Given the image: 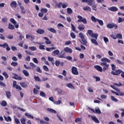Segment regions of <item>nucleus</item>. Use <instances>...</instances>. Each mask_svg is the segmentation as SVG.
<instances>
[{
	"instance_id": "nucleus-1",
	"label": "nucleus",
	"mask_w": 124,
	"mask_h": 124,
	"mask_svg": "<svg viewBox=\"0 0 124 124\" xmlns=\"http://www.w3.org/2000/svg\"><path fill=\"white\" fill-rule=\"evenodd\" d=\"M102 62L100 63V65L103 66V70L104 72L106 71V70H108L109 69V64H107V62H111V60L108 59V58H102L101 59Z\"/></svg>"
},
{
	"instance_id": "nucleus-2",
	"label": "nucleus",
	"mask_w": 124,
	"mask_h": 124,
	"mask_svg": "<svg viewBox=\"0 0 124 124\" xmlns=\"http://www.w3.org/2000/svg\"><path fill=\"white\" fill-rule=\"evenodd\" d=\"M78 36L81 39V40H79L81 44H82V45H84V46H85L86 47H88V46H89V43H88V40H87V38L85 37L86 35H84V34H83V32H81L79 33Z\"/></svg>"
},
{
	"instance_id": "nucleus-3",
	"label": "nucleus",
	"mask_w": 124,
	"mask_h": 124,
	"mask_svg": "<svg viewBox=\"0 0 124 124\" xmlns=\"http://www.w3.org/2000/svg\"><path fill=\"white\" fill-rule=\"evenodd\" d=\"M121 74V77L124 79V72L123 71V70L118 69L115 71H111V75H113L114 76H118Z\"/></svg>"
},
{
	"instance_id": "nucleus-4",
	"label": "nucleus",
	"mask_w": 124,
	"mask_h": 124,
	"mask_svg": "<svg viewBox=\"0 0 124 124\" xmlns=\"http://www.w3.org/2000/svg\"><path fill=\"white\" fill-rule=\"evenodd\" d=\"M111 88H112V89H113V90H115V91H117V92H118L119 93H116L115 92V91L111 90V93H115V94L116 95H120V96H124V93L123 92H121V91L120 90H119L118 89H117L116 87H115V86H114L113 85H110Z\"/></svg>"
},
{
	"instance_id": "nucleus-5",
	"label": "nucleus",
	"mask_w": 124,
	"mask_h": 124,
	"mask_svg": "<svg viewBox=\"0 0 124 124\" xmlns=\"http://www.w3.org/2000/svg\"><path fill=\"white\" fill-rule=\"evenodd\" d=\"M78 23H81L82 22L83 24H87V19L86 18L83 17L81 16H77Z\"/></svg>"
},
{
	"instance_id": "nucleus-6",
	"label": "nucleus",
	"mask_w": 124,
	"mask_h": 124,
	"mask_svg": "<svg viewBox=\"0 0 124 124\" xmlns=\"http://www.w3.org/2000/svg\"><path fill=\"white\" fill-rule=\"evenodd\" d=\"M107 27L108 29H113V28H114L115 30H117V29H118V25L114 23H108L107 25Z\"/></svg>"
},
{
	"instance_id": "nucleus-7",
	"label": "nucleus",
	"mask_w": 124,
	"mask_h": 124,
	"mask_svg": "<svg viewBox=\"0 0 124 124\" xmlns=\"http://www.w3.org/2000/svg\"><path fill=\"white\" fill-rule=\"evenodd\" d=\"M82 2H87L88 5L92 6L93 4V2L94 0H82Z\"/></svg>"
},
{
	"instance_id": "nucleus-8",
	"label": "nucleus",
	"mask_w": 124,
	"mask_h": 124,
	"mask_svg": "<svg viewBox=\"0 0 124 124\" xmlns=\"http://www.w3.org/2000/svg\"><path fill=\"white\" fill-rule=\"evenodd\" d=\"M72 73H73L74 75H78L79 72H78V70H77V68L74 66L72 67Z\"/></svg>"
},
{
	"instance_id": "nucleus-9",
	"label": "nucleus",
	"mask_w": 124,
	"mask_h": 124,
	"mask_svg": "<svg viewBox=\"0 0 124 124\" xmlns=\"http://www.w3.org/2000/svg\"><path fill=\"white\" fill-rule=\"evenodd\" d=\"M10 6L12 8H16L17 7V2L16 1H13L10 3Z\"/></svg>"
},
{
	"instance_id": "nucleus-10",
	"label": "nucleus",
	"mask_w": 124,
	"mask_h": 124,
	"mask_svg": "<svg viewBox=\"0 0 124 124\" xmlns=\"http://www.w3.org/2000/svg\"><path fill=\"white\" fill-rule=\"evenodd\" d=\"M108 10L112 11V12H116V11H118V8L116 6L110 7L108 8Z\"/></svg>"
},
{
	"instance_id": "nucleus-11",
	"label": "nucleus",
	"mask_w": 124,
	"mask_h": 124,
	"mask_svg": "<svg viewBox=\"0 0 124 124\" xmlns=\"http://www.w3.org/2000/svg\"><path fill=\"white\" fill-rule=\"evenodd\" d=\"M78 29L79 31H84V30H85V25L84 24H80L78 25Z\"/></svg>"
},
{
	"instance_id": "nucleus-12",
	"label": "nucleus",
	"mask_w": 124,
	"mask_h": 124,
	"mask_svg": "<svg viewBox=\"0 0 124 124\" xmlns=\"http://www.w3.org/2000/svg\"><path fill=\"white\" fill-rule=\"evenodd\" d=\"M94 67L95 69H96V70H97V71H99L100 72H102L103 70H102V67H101V66L96 65L94 66Z\"/></svg>"
},
{
	"instance_id": "nucleus-13",
	"label": "nucleus",
	"mask_w": 124,
	"mask_h": 124,
	"mask_svg": "<svg viewBox=\"0 0 124 124\" xmlns=\"http://www.w3.org/2000/svg\"><path fill=\"white\" fill-rule=\"evenodd\" d=\"M2 47L4 49H5V48H6L7 51H10V50H11V48L9 47L8 44L6 43H5L3 45H2Z\"/></svg>"
},
{
	"instance_id": "nucleus-14",
	"label": "nucleus",
	"mask_w": 124,
	"mask_h": 124,
	"mask_svg": "<svg viewBox=\"0 0 124 124\" xmlns=\"http://www.w3.org/2000/svg\"><path fill=\"white\" fill-rule=\"evenodd\" d=\"M91 119L96 124H99V123H100L99 120H98L97 118H96V117L92 116H91Z\"/></svg>"
},
{
	"instance_id": "nucleus-15",
	"label": "nucleus",
	"mask_w": 124,
	"mask_h": 124,
	"mask_svg": "<svg viewBox=\"0 0 124 124\" xmlns=\"http://www.w3.org/2000/svg\"><path fill=\"white\" fill-rule=\"evenodd\" d=\"M64 51L67 53H70L71 54L72 53V49L68 47H66L64 48Z\"/></svg>"
},
{
	"instance_id": "nucleus-16",
	"label": "nucleus",
	"mask_w": 124,
	"mask_h": 124,
	"mask_svg": "<svg viewBox=\"0 0 124 124\" xmlns=\"http://www.w3.org/2000/svg\"><path fill=\"white\" fill-rule=\"evenodd\" d=\"M36 32L37 33H39V34H43L45 32V31L41 29H39L37 30Z\"/></svg>"
},
{
	"instance_id": "nucleus-17",
	"label": "nucleus",
	"mask_w": 124,
	"mask_h": 124,
	"mask_svg": "<svg viewBox=\"0 0 124 124\" xmlns=\"http://www.w3.org/2000/svg\"><path fill=\"white\" fill-rule=\"evenodd\" d=\"M60 54V50L59 49L55 50L52 52V56H57Z\"/></svg>"
},
{
	"instance_id": "nucleus-18",
	"label": "nucleus",
	"mask_w": 124,
	"mask_h": 124,
	"mask_svg": "<svg viewBox=\"0 0 124 124\" xmlns=\"http://www.w3.org/2000/svg\"><path fill=\"white\" fill-rule=\"evenodd\" d=\"M71 30L73 31H74V32H76V33H78V31H76V27L74 26V25L71 24Z\"/></svg>"
},
{
	"instance_id": "nucleus-19",
	"label": "nucleus",
	"mask_w": 124,
	"mask_h": 124,
	"mask_svg": "<svg viewBox=\"0 0 124 124\" xmlns=\"http://www.w3.org/2000/svg\"><path fill=\"white\" fill-rule=\"evenodd\" d=\"M22 73L26 77H29L30 76V73L26 70H23Z\"/></svg>"
},
{
	"instance_id": "nucleus-20",
	"label": "nucleus",
	"mask_w": 124,
	"mask_h": 124,
	"mask_svg": "<svg viewBox=\"0 0 124 124\" xmlns=\"http://www.w3.org/2000/svg\"><path fill=\"white\" fill-rule=\"evenodd\" d=\"M47 111H48V112H50V113H53V114H57V111L53 108H47Z\"/></svg>"
},
{
	"instance_id": "nucleus-21",
	"label": "nucleus",
	"mask_w": 124,
	"mask_h": 124,
	"mask_svg": "<svg viewBox=\"0 0 124 124\" xmlns=\"http://www.w3.org/2000/svg\"><path fill=\"white\" fill-rule=\"evenodd\" d=\"M40 12L44 14V13H47V12H48V9L46 8H42L41 9Z\"/></svg>"
},
{
	"instance_id": "nucleus-22",
	"label": "nucleus",
	"mask_w": 124,
	"mask_h": 124,
	"mask_svg": "<svg viewBox=\"0 0 124 124\" xmlns=\"http://www.w3.org/2000/svg\"><path fill=\"white\" fill-rule=\"evenodd\" d=\"M91 20L92 21V22H93V23H96V22H97L98 19V18H96L94 16H92L91 17Z\"/></svg>"
},
{
	"instance_id": "nucleus-23",
	"label": "nucleus",
	"mask_w": 124,
	"mask_h": 124,
	"mask_svg": "<svg viewBox=\"0 0 124 124\" xmlns=\"http://www.w3.org/2000/svg\"><path fill=\"white\" fill-rule=\"evenodd\" d=\"M44 38L46 40V42H45L46 44H51V43H52V42H51V41H50V40H49L48 38H47L46 37H44Z\"/></svg>"
},
{
	"instance_id": "nucleus-24",
	"label": "nucleus",
	"mask_w": 124,
	"mask_h": 124,
	"mask_svg": "<svg viewBox=\"0 0 124 124\" xmlns=\"http://www.w3.org/2000/svg\"><path fill=\"white\" fill-rule=\"evenodd\" d=\"M66 86L67 87H68V88H69L70 89H73V90H74L75 89V87L71 83H68L67 84Z\"/></svg>"
},
{
	"instance_id": "nucleus-25",
	"label": "nucleus",
	"mask_w": 124,
	"mask_h": 124,
	"mask_svg": "<svg viewBox=\"0 0 124 124\" xmlns=\"http://www.w3.org/2000/svg\"><path fill=\"white\" fill-rule=\"evenodd\" d=\"M20 8L21 9V13H23V14H26V10H25V8L23 6H20Z\"/></svg>"
},
{
	"instance_id": "nucleus-26",
	"label": "nucleus",
	"mask_w": 124,
	"mask_h": 124,
	"mask_svg": "<svg viewBox=\"0 0 124 124\" xmlns=\"http://www.w3.org/2000/svg\"><path fill=\"white\" fill-rule=\"evenodd\" d=\"M8 28L9 29V30H11L12 31H13V30L15 29V27H14V26H13V25L9 23Z\"/></svg>"
},
{
	"instance_id": "nucleus-27",
	"label": "nucleus",
	"mask_w": 124,
	"mask_h": 124,
	"mask_svg": "<svg viewBox=\"0 0 124 124\" xmlns=\"http://www.w3.org/2000/svg\"><path fill=\"white\" fill-rule=\"evenodd\" d=\"M84 11H92V9L89 6H85L83 7Z\"/></svg>"
},
{
	"instance_id": "nucleus-28",
	"label": "nucleus",
	"mask_w": 124,
	"mask_h": 124,
	"mask_svg": "<svg viewBox=\"0 0 124 124\" xmlns=\"http://www.w3.org/2000/svg\"><path fill=\"white\" fill-rule=\"evenodd\" d=\"M6 95L7 98H10L11 97V93L9 91H5Z\"/></svg>"
},
{
	"instance_id": "nucleus-29",
	"label": "nucleus",
	"mask_w": 124,
	"mask_h": 124,
	"mask_svg": "<svg viewBox=\"0 0 124 124\" xmlns=\"http://www.w3.org/2000/svg\"><path fill=\"white\" fill-rule=\"evenodd\" d=\"M47 30L49 31H51V32H52V33H56V30L53 28H48Z\"/></svg>"
},
{
	"instance_id": "nucleus-30",
	"label": "nucleus",
	"mask_w": 124,
	"mask_h": 124,
	"mask_svg": "<svg viewBox=\"0 0 124 124\" xmlns=\"http://www.w3.org/2000/svg\"><path fill=\"white\" fill-rule=\"evenodd\" d=\"M96 39H91V42H92V43H93V44H95V45H98V43H97V41H96Z\"/></svg>"
},
{
	"instance_id": "nucleus-31",
	"label": "nucleus",
	"mask_w": 124,
	"mask_h": 124,
	"mask_svg": "<svg viewBox=\"0 0 124 124\" xmlns=\"http://www.w3.org/2000/svg\"><path fill=\"white\" fill-rule=\"evenodd\" d=\"M56 49H57V47L54 46L50 48H49V47L46 48V50L47 52H50L51 50H56Z\"/></svg>"
},
{
	"instance_id": "nucleus-32",
	"label": "nucleus",
	"mask_w": 124,
	"mask_h": 124,
	"mask_svg": "<svg viewBox=\"0 0 124 124\" xmlns=\"http://www.w3.org/2000/svg\"><path fill=\"white\" fill-rule=\"evenodd\" d=\"M25 115L26 117H28V119H33V116H31L27 112L25 113Z\"/></svg>"
},
{
	"instance_id": "nucleus-33",
	"label": "nucleus",
	"mask_w": 124,
	"mask_h": 124,
	"mask_svg": "<svg viewBox=\"0 0 124 124\" xmlns=\"http://www.w3.org/2000/svg\"><path fill=\"white\" fill-rule=\"evenodd\" d=\"M65 53H63L62 54H59L58 57L60 59H65V55H64Z\"/></svg>"
},
{
	"instance_id": "nucleus-34",
	"label": "nucleus",
	"mask_w": 124,
	"mask_h": 124,
	"mask_svg": "<svg viewBox=\"0 0 124 124\" xmlns=\"http://www.w3.org/2000/svg\"><path fill=\"white\" fill-rule=\"evenodd\" d=\"M20 86L22 87V88H27L28 87V85H27V83L25 82H21L20 83Z\"/></svg>"
},
{
	"instance_id": "nucleus-35",
	"label": "nucleus",
	"mask_w": 124,
	"mask_h": 124,
	"mask_svg": "<svg viewBox=\"0 0 124 124\" xmlns=\"http://www.w3.org/2000/svg\"><path fill=\"white\" fill-rule=\"evenodd\" d=\"M111 99L112 101H114V102H118V99H117L114 96H111Z\"/></svg>"
},
{
	"instance_id": "nucleus-36",
	"label": "nucleus",
	"mask_w": 124,
	"mask_h": 124,
	"mask_svg": "<svg viewBox=\"0 0 124 124\" xmlns=\"http://www.w3.org/2000/svg\"><path fill=\"white\" fill-rule=\"evenodd\" d=\"M10 21L11 23H12V24H13V25H16V20L15 19H14V18H11L10 19Z\"/></svg>"
},
{
	"instance_id": "nucleus-37",
	"label": "nucleus",
	"mask_w": 124,
	"mask_h": 124,
	"mask_svg": "<svg viewBox=\"0 0 124 124\" xmlns=\"http://www.w3.org/2000/svg\"><path fill=\"white\" fill-rule=\"evenodd\" d=\"M71 37L73 39H75L76 38V35H75V33L74 32H72L70 33Z\"/></svg>"
},
{
	"instance_id": "nucleus-38",
	"label": "nucleus",
	"mask_w": 124,
	"mask_h": 124,
	"mask_svg": "<svg viewBox=\"0 0 124 124\" xmlns=\"http://www.w3.org/2000/svg\"><path fill=\"white\" fill-rule=\"evenodd\" d=\"M116 38H118V39H122L123 38V36L122 35V34L118 33L116 35Z\"/></svg>"
},
{
	"instance_id": "nucleus-39",
	"label": "nucleus",
	"mask_w": 124,
	"mask_h": 124,
	"mask_svg": "<svg viewBox=\"0 0 124 124\" xmlns=\"http://www.w3.org/2000/svg\"><path fill=\"white\" fill-rule=\"evenodd\" d=\"M100 26H103V21L102 20L98 19L97 21Z\"/></svg>"
},
{
	"instance_id": "nucleus-40",
	"label": "nucleus",
	"mask_w": 124,
	"mask_h": 124,
	"mask_svg": "<svg viewBox=\"0 0 124 124\" xmlns=\"http://www.w3.org/2000/svg\"><path fill=\"white\" fill-rule=\"evenodd\" d=\"M67 12L68 14H71L73 12L72 9L70 8H68L67 9Z\"/></svg>"
},
{
	"instance_id": "nucleus-41",
	"label": "nucleus",
	"mask_w": 124,
	"mask_h": 124,
	"mask_svg": "<svg viewBox=\"0 0 124 124\" xmlns=\"http://www.w3.org/2000/svg\"><path fill=\"white\" fill-rule=\"evenodd\" d=\"M3 75L4 76L5 79H7L8 77H9V76H8V74H7V73L6 72H4L3 73Z\"/></svg>"
},
{
	"instance_id": "nucleus-42",
	"label": "nucleus",
	"mask_w": 124,
	"mask_h": 124,
	"mask_svg": "<svg viewBox=\"0 0 124 124\" xmlns=\"http://www.w3.org/2000/svg\"><path fill=\"white\" fill-rule=\"evenodd\" d=\"M1 105L3 107H5V106H7V103L5 101H3L1 104Z\"/></svg>"
},
{
	"instance_id": "nucleus-43",
	"label": "nucleus",
	"mask_w": 124,
	"mask_h": 124,
	"mask_svg": "<svg viewBox=\"0 0 124 124\" xmlns=\"http://www.w3.org/2000/svg\"><path fill=\"white\" fill-rule=\"evenodd\" d=\"M34 79H35V81L37 82H41V79L38 77H34Z\"/></svg>"
},
{
	"instance_id": "nucleus-44",
	"label": "nucleus",
	"mask_w": 124,
	"mask_h": 124,
	"mask_svg": "<svg viewBox=\"0 0 124 124\" xmlns=\"http://www.w3.org/2000/svg\"><path fill=\"white\" fill-rule=\"evenodd\" d=\"M111 69L112 71H116V65L114 64H112L111 65Z\"/></svg>"
},
{
	"instance_id": "nucleus-45",
	"label": "nucleus",
	"mask_w": 124,
	"mask_h": 124,
	"mask_svg": "<svg viewBox=\"0 0 124 124\" xmlns=\"http://www.w3.org/2000/svg\"><path fill=\"white\" fill-rule=\"evenodd\" d=\"M98 36V34L93 33V34H92V35L91 36V37H93L94 38H95V39H97V37Z\"/></svg>"
},
{
	"instance_id": "nucleus-46",
	"label": "nucleus",
	"mask_w": 124,
	"mask_h": 124,
	"mask_svg": "<svg viewBox=\"0 0 124 124\" xmlns=\"http://www.w3.org/2000/svg\"><path fill=\"white\" fill-rule=\"evenodd\" d=\"M75 123H78V122H82V118H77L75 120Z\"/></svg>"
},
{
	"instance_id": "nucleus-47",
	"label": "nucleus",
	"mask_w": 124,
	"mask_h": 124,
	"mask_svg": "<svg viewBox=\"0 0 124 124\" xmlns=\"http://www.w3.org/2000/svg\"><path fill=\"white\" fill-rule=\"evenodd\" d=\"M29 48L31 50V51H35L36 50V47L35 46H30Z\"/></svg>"
},
{
	"instance_id": "nucleus-48",
	"label": "nucleus",
	"mask_w": 124,
	"mask_h": 124,
	"mask_svg": "<svg viewBox=\"0 0 124 124\" xmlns=\"http://www.w3.org/2000/svg\"><path fill=\"white\" fill-rule=\"evenodd\" d=\"M30 66H31V67H32L33 68H35L36 67V65L32 62H30Z\"/></svg>"
},
{
	"instance_id": "nucleus-49",
	"label": "nucleus",
	"mask_w": 124,
	"mask_h": 124,
	"mask_svg": "<svg viewBox=\"0 0 124 124\" xmlns=\"http://www.w3.org/2000/svg\"><path fill=\"white\" fill-rule=\"evenodd\" d=\"M40 95L41 96H42V97H46V94L43 92H41L40 93Z\"/></svg>"
},
{
	"instance_id": "nucleus-50",
	"label": "nucleus",
	"mask_w": 124,
	"mask_h": 124,
	"mask_svg": "<svg viewBox=\"0 0 124 124\" xmlns=\"http://www.w3.org/2000/svg\"><path fill=\"white\" fill-rule=\"evenodd\" d=\"M36 71L39 73H42V70L40 68V67H37V68H36Z\"/></svg>"
},
{
	"instance_id": "nucleus-51",
	"label": "nucleus",
	"mask_w": 124,
	"mask_h": 124,
	"mask_svg": "<svg viewBox=\"0 0 124 124\" xmlns=\"http://www.w3.org/2000/svg\"><path fill=\"white\" fill-rule=\"evenodd\" d=\"M113 86H117V87H121V86H124V84H122L121 83H114L113 84Z\"/></svg>"
},
{
	"instance_id": "nucleus-52",
	"label": "nucleus",
	"mask_w": 124,
	"mask_h": 124,
	"mask_svg": "<svg viewBox=\"0 0 124 124\" xmlns=\"http://www.w3.org/2000/svg\"><path fill=\"white\" fill-rule=\"evenodd\" d=\"M87 33H89L90 36L92 37V35H93V31L89 30L88 31Z\"/></svg>"
},
{
	"instance_id": "nucleus-53",
	"label": "nucleus",
	"mask_w": 124,
	"mask_h": 124,
	"mask_svg": "<svg viewBox=\"0 0 124 124\" xmlns=\"http://www.w3.org/2000/svg\"><path fill=\"white\" fill-rule=\"evenodd\" d=\"M11 65H12V66H17V65H18V63H17V62H13Z\"/></svg>"
},
{
	"instance_id": "nucleus-54",
	"label": "nucleus",
	"mask_w": 124,
	"mask_h": 124,
	"mask_svg": "<svg viewBox=\"0 0 124 124\" xmlns=\"http://www.w3.org/2000/svg\"><path fill=\"white\" fill-rule=\"evenodd\" d=\"M116 62H118V63H119V64H121L122 65H123V64H124V62L119 59L117 60Z\"/></svg>"
},
{
	"instance_id": "nucleus-55",
	"label": "nucleus",
	"mask_w": 124,
	"mask_h": 124,
	"mask_svg": "<svg viewBox=\"0 0 124 124\" xmlns=\"http://www.w3.org/2000/svg\"><path fill=\"white\" fill-rule=\"evenodd\" d=\"M43 68H44V70L45 71H49V68H48V67H47V66L44 65L43 66Z\"/></svg>"
},
{
	"instance_id": "nucleus-56",
	"label": "nucleus",
	"mask_w": 124,
	"mask_h": 124,
	"mask_svg": "<svg viewBox=\"0 0 124 124\" xmlns=\"http://www.w3.org/2000/svg\"><path fill=\"white\" fill-rule=\"evenodd\" d=\"M25 53L26 54H27V55H30V56H33V53H31L30 51H29L28 50H26Z\"/></svg>"
},
{
	"instance_id": "nucleus-57",
	"label": "nucleus",
	"mask_w": 124,
	"mask_h": 124,
	"mask_svg": "<svg viewBox=\"0 0 124 124\" xmlns=\"http://www.w3.org/2000/svg\"><path fill=\"white\" fill-rule=\"evenodd\" d=\"M44 47H45V46L44 45H40L39 46V49H40V50H45V48H44Z\"/></svg>"
},
{
	"instance_id": "nucleus-58",
	"label": "nucleus",
	"mask_w": 124,
	"mask_h": 124,
	"mask_svg": "<svg viewBox=\"0 0 124 124\" xmlns=\"http://www.w3.org/2000/svg\"><path fill=\"white\" fill-rule=\"evenodd\" d=\"M88 91L89 93H93V90L92 89V87H88Z\"/></svg>"
},
{
	"instance_id": "nucleus-59",
	"label": "nucleus",
	"mask_w": 124,
	"mask_h": 124,
	"mask_svg": "<svg viewBox=\"0 0 124 124\" xmlns=\"http://www.w3.org/2000/svg\"><path fill=\"white\" fill-rule=\"evenodd\" d=\"M33 61L34 63H38V60H37V59L36 58H33Z\"/></svg>"
},
{
	"instance_id": "nucleus-60",
	"label": "nucleus",
	"mask_w": 124,
	"mask_h": 124,
	"mask_svg": "<svg viewBox=\"0 0 124 124\" xmlns=\"http://www.w3.org/2000/svg\"><path fill=\"white\" fill-rule=\"evenodd\" d=\"M54 104H56V105H59V104H61V103H62V101L58 100L56 102H54Z\"/></svg>"
},
{
	"instance_id": "nucleus-61",
	"label": "nucleus",
	"mask_w": 124,
	"mask_h": 124,
	"mask_svg": "<svg viewBox=\"0 0 124 124\" xmlns=\"http://www.w3.org/2000/svg\"><path fill=\"white\" fill-rule=\"evenodd\" d=\"M95 112L97 114H101V111H100V109H96L95 110Z\"/></svg>"
},
{
	"instance_id": "nucleus-62",
	"label": "nucleus",
	"mask_w": 124,
	"mask_h": 124,
	"mask_svg": "<svg viewBox=\"0 0 124 124\" xmlns=\"http://www.w3.org/2000/svg\"><path fill=\"white\" fill-rule=\"evenodd\" d=\"M104 41H105V43H107V42H109V39L108 38L105 37H104Z\"/></svg>"
},
{
	"instance_id": "nucleus-63",
	"label": "nucleus",
	"mask_w": 124,
	"mask_h": 124,
	"mask_svg": "<svg viewBox=\"0 0 124 124\" xmlns=\"http://www.w3.org/2000/svg\"><path fill=\"white\" fill-rule=\"evenodd\" d=\"M48 60L49 62H53L54 61V58L53 57H47Z\"/></svg>"
},
{
	"instance_id": "nucleus-64",
	"label": "nucleus",
	"mask_w": 124,
	"mask_h": 124,
	"mask_svg": "<svg viewBox=\"0 0 124 124\" xmlns=\"http://www.w3.org/2000/svg\"><path fill=\"white\" fill-rule=\"evenodd\" d=\"M61 63V62L60 61H57L55 62V65L56 66H59L60 65V64Z\"/></svg>"
}]
</instances>
